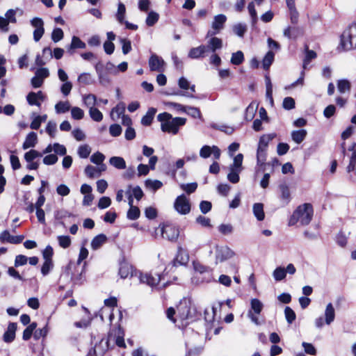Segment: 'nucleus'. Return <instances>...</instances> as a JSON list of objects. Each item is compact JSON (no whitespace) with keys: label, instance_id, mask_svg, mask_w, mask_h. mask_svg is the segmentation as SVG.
<instances>
[{"label":"nucleus","instance_id":"f257e3e1","mask_svg":"<svg viewBox=\"0 0 356 356\" xmlns=\"http://www.w3.org/2000/svg\"><path fill=\"white\" fill-rule=\"evenodd\" d=\"M314 215L312 205L309 203H305L298 206L291 216L289 225H294L300 222L301 225L305 226L310 223Z\"/></svg>","mask_w":356,"mask_h":356},{"label":"nucleus","instance_id":"f03ea898","mask_svg":"<svg viewBox=\"0 0 356 356\" xmlns=\"http://www.w3.org/2000/svg\"><path fill=\"white\" fill-rule=\"evenodd\" d=\"M339 48L345 51L356 48V23H352L343 31Z\"/></svg>","mask_w":356,"mask_h":356},{"label":"nucleus","instance_id":"7ed1b4c3","mask_svg":"<svg viewBox=\"0 0 356 356\" xmlns=\"http://www.w3.org/2000/svg\"><path fill=\"white\" fill-rule=\"evenodd\" d=\"M179 319L181 321L182 326H187L191 322L195 321L197 312L194 307L191 305L190 301L184 300L179 302Z\"/></svg>","mask_w":356,"mask_h":356},{"label":"nucleus","instance_id":"20e7f679","mask_svg":"<svg viewBox=\"0 0 356 356\" xmlns=\"http://www.w3.org/2000/svg\"><path fill=\"white\" fill-rule=\"evenodd\" d=\"M158 120L161 122V130L176 134L178 131V118H172V115L164 112L157 116Z\"/></svg>","mask_w":356,"mask_h":356},{"label":"nucleus","instance_id":"39448f33","mask_svg":"<svg viewBox=\"0 0 356 356\" xmlns=\"http://www.w3.org/2000/svg\"><path fill=\"white\" fill-rule=\"evenodd\" d=\"M160 232L163 238L176 242L178 238V229L176 226L167 221L159 225Z\"/></svg>","mask_w":356,"mask_h":356},{"label":"nucleus","instance_id":"423d86ee","mask_svg":"<svg viewBox=\"0 0 356 356\" xmlns=\"http://www.w3.org/2000/svg\"><path fill=\"white\" fill-rule=\"evenodd\" d=\"M250 307L251 309L248 312V316L254 324L259 325L260 323L257 315L260 314L263 309L264 305L259 299L252 298L250 300Z\"/></svg>","mask_w":356,"mask_h":356},{"label":"nucleus","instance_id":"0eeeda50","mask_svg":"<svg viewBox=\"0 0 356 356\" xmlns=\"http://www.w3.org/2000/svg\"><path fill=\"white\" fill-rule=\"evenodd\" d=\"M355 143L349 147L348 150L351 152L349 163L346 168V171L349 175V180L353 183L356 182V149Z\"/></svg>","mask_w":356,"mask_h":356},{"label":"nucleus","instance_id":"6e6552de","mask_svg":"<svg viewBox=\"0 0 356 356\" xmlns=\"http://www.w3.org/2000/svg\"><path fill=\"white\" fill-rule=\"evenodd\" d=\"M195 86L191 84L186 78H179V97L194 98Z\"/></svg>","mask_w":356,"mask_h":356},{"label":"nucleus","instance_id":"1a4fd4ad","mask_svg":"<svg viewBox=\"0 0 356 356\" xmlns=\"http://www.w3.org/2000/svg\"><path fill=\"white\" fill-rule=\"evenodd\" d=\"M79 266L75 263L70 261L67 265V270L68 271L74 270L72 273L71 280L74 284L81 285L85 282L84 268H82L81 271L79 270Z\"/></svg>","mask_w":356,"mask_h":356},{"label":"nucleus","instance_id":"9d476101","mask_svg":"<svg viewBox=\"0 0 356 356\" xmlns=\"http://www.w3.org/2000/svg\"><path fill=\"white\" fill-rule=\"evenodd\" d=\"M234 252L228 246H216V264L223 262L234 256Z\"/></svg>","mask_w":356,"mask_h":356},{"label":"nucleus","instance_id":"9b49d317","mask_svg":"<svg viewBox=\"0 0 356 356\" xmlns=\"http://www.w3.org/2000/svg\"><path fill=\"white\" fill-rule=\"evenodd\" d=\"M149 67L151 71L163 72L165 68V63L163 59L155 54H152L148 61Z\"/></svg>","mask_w":356,"mask_h":356},{"label":"nucleus","instance_id":"f8f14e48","mask_svg":"<svg viewBox=\"0 0 356 356\" xmlns=\"http://www.w3.org/2000/svg\"><path fill=\"white\" fill-rule=\"evenodd\" d=\"M31 24L35 29L33 39L35 42H38L44 33V22L40 17H34L31 20Z\"/></svg>","mask_w":356,"mask_h":356},{"label":"nucleus","instance_id":"ddd939ff","mask_svg":"<svg viewBox=\"0 0 356 356\" xmlns=\"http://www.w3.org/2000/svg\"><path fill=\"white\" fill-rule=\"evenodd\" d=\"M108 341H113L119 347H124V332L120 327L115 328L108 334Z\"/></svg>","mask_w":356,"mask_h":356},{"label":"nucleus","instance_id":"4468645a","mask_svg":"<svg viewBox=\"0 0 356 356\" xmlns=\"http://www.w3.org/2000/svg\"><path fill=\"white\" fill-rule=\"evenodd\" d=\"M211 154H213L214 159H218L220 156V151L216 146L210 147L204 145L200 151V156L203 159L209 158Z\"/></svg>","mask_w":356,"mask_h":356},{"label":"nucleus","instance_id":"2eb2a0df","mask_svg":"<svg viewBox=\"0 0 356 356\" xmlns=\"http://www.w3.org/2000/svg\"><path fill=\"white\" fill-rule=\"evenodd\" d=\"M45 96L42 91H38L37 92H30L26 96V100L29 105H35L38 107L41 106V102H43Z\"/></svg>","mask_w":356,"mask_h":356},{"label":"nucleus","instance_id":"dca6fc26","mask_svg":"<svg viewBox=\"0 0 356 356\" xmlns=\"http://www.w3.org/2000/svg\"><path fill=\"white\" fill-rule=\"evenodd\" d=\"M23 239V236H12L7 230L2 232L0 234V241L1 243L18 244L20 243Z\"/></svg>","mask_w":356,"mask_h":356},{"label":"nucleus","instance_id":"f3484780","mask_svg":"<svg viewBox=\"0 0 356 356\" xmlns=\"http://www.w3.org/2000/svg\"><path fill=\"white\" fill-rule=\"evenodd\" d=\"M209 54V48L206 45H200L197 47L192 48L188 54L191 58H199L204 57Z\"/></svg>","mask_w":356,"mask_h":356},{"label":"nucleus","instance_id":"a211bd4d","mask_svg":"<svg viewBox=\"0 0 356 356\" xmlns=\"http://www.w3.org/2000/svg\"><path fill=\"white\" fill-rule=\"evenodd\" d=\"M140 280L143 283H145L151 286H154L159 284L161 280V277L158 274L155 275V276L147 273L141 274L140 276Z\"/></svg>","mask_w":356,"mask_h":356},{"label":"nucleus","instance_id":"6ab92c4d","mask_svg":"<svg viewBox=\"0 0 356 356\" xmlns=\"http://www.w3.org/2000/svg\"><path fill=\"white\" fill-rule=\"evenodd\" d=\"M17 330V323H10L7 330L3 334V341L6 343L12 342L15 338V332Z\"/></svg>","mask_w":356,"mask_h":356},{"label":"nucleus","instance_id":"aec40b11","mask_svg":"<svg viewBox=\"0 0 356 356\" xmlns=\"http://www.w3.org/2000/svg\"><path fill=\"white\" fill-rule=\"evenodd\" d=\"M38 143V136L35 132H30L26 136L25 140L22 144L23 149H27L34 147Z\"/></svg>","mask_w":356,"mask_h":356},{"label":"nucleus","instance_id":"412c9836","mask_svg":"<svg viewBox=\"0 0 356 356\" xmlns=\"http://www.w3.org/2000/svg\"><path fill=\"white\" fill-rule=\"evenodd\" d=\"M179 112L186 113L193 118L202 119L200 111L196 107L186 106L179 104Z\"/></svg>","mask_w":356,"mask_h":356},{"label":"nucleus","instance_id":"4be33fe9","mask_svg":"<svg viewBox=\"0 0 356 356\" xmlns=\"http://www.w3.org/2000/svg\"><path fill=\"white\" fill-rule=\"evenodd\" d=\"M279 189L280 191V200L285 204H288L291 200V193L289 187L286 184H281L279 185Z\"/></svg>","mask_w":356,"mask_h":356},{"label":"nucleus","instance_id":"5701e85b","mask_svg":"<svg viewBox=\"0 0 356 356\" xmlns=\"http://www.w3.org/2000/svg\"><path fill=\"white\" fill-rule=\"evenodd\" d=\"M124 111L125 104L122 102L118 104L111 111L110 115L112 120L118 121L124 115Z\"/></svg>","mask_w":356,"mask_h":356},{"label":"nucleus","instance_id":"b1692460","mask_svg":"<svg viewBox=\"0 0 356 356\" xmlns=\"http://www.w3.org/2000/svg\"><path fill=\"white\" fill-rule=\"evenodd\" d=\"M191 211V202L184 195H179V213L187 214Z\"/></svg>","mask_w":356,"mask_h":356},{"label":"nucleus","instance_id":"393cba45","mask_svg":"<svg viewBox=\"0 0 356 356\" xmlns=\"http://www.w3.org/2000/svg\"><path fill=\"white\" fill-rule=\"evenodd\" d=\"M335 318V310L333 305L330 302L327 305L325 310V322L327 325H330Z\"/></svg>","mask_w":356,"mask_h":356},{"label":"nucleus","instance_id":"a878e982","mask_svg":"<svg viewBox=\"0 0 356 356\" xmlns=\"http://www.w3.org/2000/svg\"><path fill=\"white\" fill-rule=\"evenodd\" d=\"M222 302H218V306H212L210 309H206L204 311V319L208 323H212L214 321V317L218 308H220Z\"/></svg>","mask_w":356,"mask_h":356},{"label":"nucleus","instance_id":"bb28decb","mask_svg":"<svg viewBox=\"0 0 356 356\" xmlns=\"http://www.w3.org/2000/svg\"><path fill=\"white\" fill-rule=\"evenodd\" d=\"M254 216L259 221H262L265 218L264 204L262 203H254L252 206Z\"/></svg>","mask_w":356,"mask_h":356},{"label":"nucleus","instance_id":"cd10ccee","mask_svg":"<svg viewBox=\"0 0 356 356\" xmlns=\"http://www.w3.org/2000/svg\"><path fill=\"white\" fill-rule=\"evenodd\" d=\"M107 241V237L104 234H100L95 237L91 241V248L92 250L99 249L104 243Z\"/></svg>","mask_w":356,"mask_h":356},{"label":"nucleus","instance_id":"c85d7f7f","mask_svg":"<svg viewBox=\"0 0 356 356\" xmlns=\"http://www.w3.org/2000/svg\"><path fill=\"white\" fill-rule=\"evenodd\" d=\"M206 47H208L209 48V53L215 52L217 49H220L222 48V40L216 37L211 38L208 41V44L206 45Z\"/></svg>","mask_w":356,"mask_h":356},{"label":"nucleus","instance_id":"c756f323","mask_svg":"<svg viewBox=\"0 0 356 356\" xmlns=\"http://www.w3.org/2000/svg\"><path fill=\"white\" fill-rule=\"evenodd\" d=\"M301 34V30L297 26H288L284 31V35L289 39H295Z\"/></svg>","mask_w":356,"mask_h":356},{"label":"nucleus","instance_id":"7c9ffc66","mask_svg":"<svg viewBox=\"0 0 356 356\" xmlns=\"http://www.w3.org/2000/svg\"><path fill=\"white\" fill-rule=\"evenodd\" d=\"M227 17L225 15L220 14L215 16L212 23V28L218 32L223 28V25L226 22Z\"/></svg>","mask_w":356,"mask_h":356},{"label":"nucleus","instance_id":"2f4dec72","mask_svg":"<svg viewBox=\"0 0 356 356\" xmlns=\"http://www.w3.org/2000/svg\"><path fill=\"white\" fill-rule=\"evenodd\" d=\"M54 108L57 114H61L69 111L71 106L68 101H60L56 104Z\"/></svg>","mask_w":356,"mask_h":356},{"label":"nucleus","instance_id":"473e14b6","mask_svg":"<svg viewBox=\"0 0 356 356\" xmlns=\"http://www.w3.org/2000/svg\"><path fill=\"white\" fill-rule=\"evenodd\" d=\"M307 134L305 129L293 131L291 133V138L295 143L300 144L305 140Z\"/></svg>","mask_w":356,"mask_h":356},{"label":"nucleus","instance_id":"72a5a7b5","mask_svg":"<svg viewBox=\"0 0 356 356\" xmlns=\"http://www.w3.org/2000/svg\"><path fill=\"white\" fill-rule=\"evenodd\" d=\"M109 163L117 169L123 170L126 168V162L122 157L113 156L109 159Z\"/></svg>","mask_w":356,"mask_h":356},{"label":"nucleus","instance_id":"f704fd0d","mask_svg":"<svg viewBox=\"0 0 356 356\" xmlns=\"http://www.w3.org/2000/svg\"><path fill=\"white\" fill-rule=\"evenodd\" d=\"M267 149H264L261 147H257V164L259 167H262L264 165H265V161L266 160Z\"/></svg>","mask_w":356,"mask_h":356},{"label":"nucleus","instance_id":"c9c22d12","mask_svg":"<svg viewBox=\"0 0 356 356\" xmlns=\"http://www.w3.org/2000/svg\"><path fill=\"white\" fill-rule=\"evenodd\" d=\"M265 82H266V99L269 101L271 106L273 105V85L270 81V79L268 76H265Z\"/></svg>","mask_w":356,"mask_h":356},{"label":"nucleus","instance_id":"e433bc0d","mask_svg":"<svg viewBox=\"0 0 356 356\" xmlns=\"http://www.w3.org/2000/svg\"><path fill=\"white\" fill-rule=\"evenodd\" d=\"M265 82H266V99L269 101L271 106L273 105V85L270 81V79L268 76H265Z\"/></svg>","mask_w":356,"mask_h":356},{"label":"nucleus","instance_id":"4c0bfd02","mask_svg":"<svg viewBox=\"0 0 356 356\" xmlns=\"http://www.w3.org/2000/svg\"><path fill=\"white\" fill-rule=\"evenodd\" d=\"M156 113V108H149L147 113L143 117V118L141 120L142 124H143L145 126L150 125Z\"/></svg>","mask_w":356,"mask_h":356},{"label":"nucleus","instance_id":"58836bf2","mask_svg":"<svg viewBox=\"0 0 356 356\" xmlns=\"http://www.w3.org/2000/svg\"><path fill=\"white\" fill-rule=\"evenodd\" d=\"M233 32L239 38H243L248 31V26L245 23H237L232 27Z\"/></svg>","mask_w":356,"mask_h":356},{"label":"nucleus","instance_id":"ea45409f","mask_svg":"<svg viewBox=\"0 0 356 356\" xmlns=\"http://www.w3.org/2000/svg\"><path fill=\"white\" fill-rule=\"evenodd\" d=\"M275 134H264L259 138L258 147L267 149L269 143L275 138Z\"/></svg>","mask_w":356,"mask_h":356},{"label":"nucleus","instance_id":"a19ab883","mask_svg":"<svg viewBox=\"0 0 356 356\" xmlns=\"http://www.w3.org/2000/svg\"><path fill=\"white\" fill-rule=\"evenodd\" d=\"M83 104L90 109V108H94L97 104V99L95 95L88 94L83 96Z\"/></svg>","mask_w":356,"mask_h":356},{"label":"nucleus","instance_id":"79ce46f5","mask_svg":"<svg viewBox=\"0 0 356 356\" xmlns=\"http://www.w3.org/2000/svg\"><path fill=\"white\" fill-rule=\"evenodd\" d=\"M274 58L275 54L273 52L272 50L268 51L262 60L263 68L266 70H268L270 66L273 63Z\"/></svg>","mask_w":356,"mask_h":356},{"label":"nucleus","instance_id":"37998d69","mask_svg":"<svg viewBox=\"0 0 356 356\" xmlns=\"http://www.w3.org/2000/svg\"><path fill=\"white\" fill-rule=\"evenodd\" d=\"M290 12V20L291 24H297L298 22L299 14L296 8V5L291 3L289 5H286Z\"/></svg>","mask_w":356,"mask_h":356},{"label":"nucleus","instance_id":"c03bdc74","mask_svg":"<svg viewBox=\"0 0 356 356\" xmlns=\"http://www.w3.org/2000/svg\"><path fill=\"white\" fill-rule=\"evenodd\" d=\"M131 274H132V266L126 263L122 264L119 269V275L120 277L124 279Z\"/></svg>","mask_w":356,"mask_h":356},{"label":"nucleus","instance_id":"a18cd8bd","mask_svg":"<svg viewBox=\"0 0 356 356\" xmlns=\"http://www.w3.org/2000/svg\"><path fill=\"white\" fill-rule=\"evenodd\" d=\"M273 276L275 281H282L286 277V271L285 270V268L283 267H277L273 273Z\"/></svg>","mask_w":356,"mask_h":356},{"label":"nucleus","instance_id":"49530a36","mask_svg":"<svg viewBox=\"0 0 356 356\" xmlns=\"http://www.w3.org/2000/svg\"><path fill=\"white\" fill-rule=\"evenodd\" d=\"M42 156V154L31 149L24 154V158L26 162L34 161L36 158Z\"/></svg>","mask_w":356,"mask_h":356},{"label":"nucleus","instance_id":"de8ad7c7","mask_svg":"<svg viewBox=\"0 0 356 356\" xmlns=\"http://www.w3.org/2000/svg\"><path fill=\"white\" fill-rule=\"evenodd\" d=\"M145 186L147 188L155 191L159 189L163 186V184L159 180L147 179L145 181Z\"/></svg>","mask_w":356,"mask_h":356},{"label":"nucleus","instance_id":"09e8293b","mask_svg":"<svg viewBox=\"0 0 356 356\" xmlns=\"http://www.w3.org/2000/svg\"><path fill=\"white\" fill-rule=\"evenodd\" d=\"M89 115L95 122H101L103 119L102 113L96 107L90 108L88 111Z\"/></svg>","mask_w":356,"mask_h":356},{"label":"nucleus","instance_id":"8fccbe9b","mask_svg":"<svg viewBox=\"0 0 356 356\" xmlns=\"http://www.w3.org/2000/svg\"><path fill=\"white\" fill-rule=\"evenodd\" d=\"M337 89L340 93H345L350 89V83L347 79H340L337 82Z\"/></svg>","mask_w":356,"mask_h":356},{"label":"nucleus","instance_id":"3c124183","mask_svg":"<svg viewBox=\"0 0 356 356\" xmlns=\"http://www.w3.org/2000/svg\"><path fill=\"white\" fill-rule=\"evenodd\" d=\"M241 172V170L229 168V172L227 175V179L233 184L238 183L239 181V173Z\"/></svg>","mask_w":356,"mask_h":356},{"label":"nucleus","instance_id":"603ef678","mask_svg":"<svg viewBox=\"0 0 356 356\" xmlns=\"http://www.w3.org/2000/svg\"><path fill=\"white\" fill-rule=\"evenodd\" d=\"M85 47L86 44L83 42H82L78 37L73 36L68 51H70L74 49H84Z\"/></svg>","mask_w":356,"mask_h":356},{"label":"nucleus","instance_id":"864d4df0","mask_svg":"<svg viewBox=\"0 0 356 356\" xmlns=\"http://www.w3.org/2000/svg\"><path fill=\"white\" fill-rule=\"evenodd\" d=\"M244 60V55L241 51L233 53L231 58V63L233 65H238Z\"/></svg>","mask_w":356,"mask_h":356},{"label":"nucleus","instance_id":"5fc2aeb1","mask_svg":"<svg viewBox=\"0 0 356 356\" xmlns=\"http://www.w3.org/2000/svg\"><path fill=\"white\" fill-rule=\"evenodd\" d=\"M189 261V253L187 250L179 247V265L186 266Z\"/></svg>","mask_w":356,"mask_h":356},{"label":"nucleus","instance_id":"6e6d98bb","mask_svg":"<svg viewBox=\"0 0 356 356\" xmlns=\"http://www.w3.org/2000/svg\"><path fill=\"white\" fill-rule=\"evenodd\" d=\"M72 118L76 120H80L84 117V111L81 108L74 106L70 108Z\"/></svg>","mask_w":356,"mask_h":356},{"label":"nucleus","instance_id":"4d7b16f0","mask_svg":"<svg viewBox=\"0 0 356 356\" xmlns=\"http://www.w3.org/2000/svg\"><path fill=\"white\" fill-rule=\"evenodd\" d=\"M243 156L242 154H238L234 158L233 164L230 165V168L236 169L242 171V163H243Z\"/></svg>","mask_w":356,"mask_h":356},{"label":"nucleus","instance_id":"13d9d810","mask_svg":"<svg viewBox=\"0 0 356 356\" xmlns=\"http://www.w3.org/2000/svg\"><path fill=\"white\" fill-rule=\"evenodd\" d=\"M126 13L125 6L122 3H118V12L116 13L117 20L120 24H123Z\"/></svg>","mask_w":356,"mask_h":356},{"label":"nucleus","instance_id":"bf43d9fd","mask_svg":"<svg viewBox=\"0 0 356 356\" xmlns=\"http://www.w3.org/2000/svg\"><path fill=\"white\" fill-rule=\"evenodd\" d=\"M37 327V323L33 322L31 323L23 332L22 338L24 340H29L33 334V332L35 330Z\"/></svg>","mask_w":356,"mask_h":356},{"label":"nucleus","instance_id":"052dcab7","mask_svg":"<svg viewBox=\"0 0 356 356\" xmlns=\"http://www.w3.org/2000/svg\"><path fill=\"white\" fill-rule=\"evenodd\" d=\"M78 154L79 157L86 159L91 152V149L88 145H82L78 149Z\"/></svg>","mask_w":356,"mask_h":356},{"label":"nucleus","instance_id":"680f3d73","mask_svg":"<svg viewBox=\"0 0 356 356\" xmlns=\"http://www.w3.org/2000/svg\"><path fill=\"white\" fill-rule=\"evenodd\" d=\"M159 18V15L158 13L154 11L149 12L146 19L147 25L149 26L154 25L158 22Z\"/></svg>","mask_w":356,"mask_h":356},{"label":"nucleus","instance_id":"e2e57ef3","mask_svg":"<svg viewBox=\"0 0 356 356\" xmlns=\"http://www.w3.org/2000/svg\"><path fill=\"white\" fill-rule=\"evenodd\" d=\"M78 82L83 85H90L92 83L91 74L89 73H82L78 76Z\"/></svg>","mask_w":356,"mask_h":356},{"label":"nucleus","instance_id":"0e129e2a","mask_svg":"<svg viewBox=\"0 0 356 356\" xmlns=\"http://www.w3.org/2000/svg\"><path fill=\"white\" fill-rule=\"evenodd\" d=\"M284 315L286 320L288 323L291 324L296 318V313L294 311L289 307H286L284 309Z\"/></svg>","mask_w":356,"mask_h":356},{"label":"nucleus","instance_id":"69168bd1","mask_svg":"<svg viewBox=\"0 0 356 356\" xmlns=\"http://www.w3.org/2000/svg\"><path fill=\"white\" fill-rule=\"evenodd\" d=\"M179 186L187 194H191L196 191L197 188V184L196 182H192L190 184H182Z\"/></svg>","mask_w":356,"mask_h":356},{"label":"nucleus","instance_id":"338daca9","mask_svg":"<svg viewBox=\"0 0 356 356\" xmlns=\"http://www.w3.org/2000/svg\"><path fill=\"white\" fill-rule=\"evenodd\" d=\"M140 210L137 207L131 206L127 211V218L129 220H136L140 216Z\"/></svg>","mask_w":356,"mask_h":356},{"label":"nucleus","instance_id":"774afa93","mask_svg":"<svg viewBox=\"0 0 356 356\" xmlns=\"http://www.w3.org/2000/svg\"><path fill=\"white\" fill-rule=\"evenodd\" d=\"M57 239L59 245L63 248H67L71 245V238L69 236H58Z\"/></svg>","mask_w":356,"mask_h":356}]
</instances>
